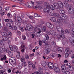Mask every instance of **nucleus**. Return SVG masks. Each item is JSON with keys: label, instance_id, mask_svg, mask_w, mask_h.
I'll return each instance as SVG.
<instances>
[{"label": "nucleus", "instance_id": "f257e3e1", "mask_svg": "<svg viewBox=\"0 0 74 74\" xmlns=\"http://www.w3.org/2000/svg\"><path fill=\"white\" fill-rule=\"evenodd\" d=\"M67 18V16L65 14H63L61 16L60 18H58V23H60V22H63V19H66Z\"/></svg>", "mask_w": 74, "mask_h": 74}, {"label": "nucleus", "instance_id": "f03ea898", "mask_svg": "<svg viewBox=\"0 0 74 74\" xmlns=\"http://www.w3.org/2000/svg\"><path fill=\"white\" fill-rule=\"evenodd\" d=\"M9 63L10 64H11L13 63L14 65H16V60H15V58L14 57H12L10 58L9 60Z\"/></svg>", "mask_w": 74, "mask_h": 74}, {"label": "nucleus", "instance_id": "7ed1b4c3", "mask_svg": "<svg viewBox=\"0 0 74 74\" xmlns=\"http://www.w3.org/2000/svg\"><path fill=\"white\" fill-rule=\"evenodd\" d=\"M69 10H68V12L71 15H73L74 14V10L72 7L70 6L69 8Z\"/></svg>", "mask_w": 74, "mask_h": 74}, {"label": "nucleus", "instance_id": "20e7f679", "mask_svg": "<svg viewBox=\"0 0 74 74\" xmlns=\"http://www.w3.org/2000/svg\"><path fill=\"white\" fill-rule=\"evenodd\" d=\"M9 48H10V50L12 51H14L15 52H17L18 51V48L17 47L15 46L14 47H12V45H10L9 46Z\"/></svg>", "mask_w": 74, "mask_h": 74}, {"label": "nucleus", "instance_id": "39448f33", "mask_svg": "<svg viewBox=\"0 0 74 74\" xmlns=\"http://www.w3.org/2000/svg\"><path fill=\"white\" fill-rule=\"evenodd\" d=\"M56 28L58 32H61L62 33L64 34V30L62 27L59 26H57L56 27Z\"/></svg>", "mask_w": 74, "mask_h": 74}, {"label": "nucleus", "instance_id": "423d86ee", "mask_svg": "<svg viewBox=\"0 0 74 74\" xmlns=\"http://www.w3.org/2000/svg\"><path fill=\"white\" fill-rule=\"evenodd\" d=\"M26 26L28 31H32L33 30V27H32L31 24L29 23Z\"/></svg>", "mask_w": 74, "mask_h": 74}, {"label": "nucleus", "instance_id": "0eeeda50", "mask_svg": "<svg viewBox=\"0 0 74 74\" xmlns=\"http://www.w3.org/2000/svg\"><path fill=\"white\" fill-rule=\"evenodd\" d=\"M65 1L63 2L64 4L65 5L66 7L68 8L69 7V5L68 3H70L71 2V0H65Z\"/></svg>", "mask_w": 74, "mask_h": 74}, {"label": "nucleus", "instance_id": "6e6552de", "mask_svg": "<svg viewBox=\"0 0 74 74\" xmlns=\"http://www.w3.org/2000/svg\"><path fill=\"white\" fill-rule=\"evenodd\" d=\"M47 66L49 69H52L53 68V64L51 62H49Z\"/></svg>", "mask_w": 74, "mask_h": 74}, {"label": "nucleus", "instance_id": "1a4fd4ad", "mask_svg": "<svg viewBox=\"0 0 74 74\" xmlns=\"http://www.w3.org/2000/svg\"><path fill=\"white\" fill-rule=\"evenodd\" d=\"M43 12H44L45 13L48 14V13H49L50 12V10H49V8H46L44 9Z\"/></svg>", "mask_w": 74, "mask_h": 74}, {"label": "nucleus", "instance_id": "9d476101", "mask_svg": "<svg viewBox=\"0 0 74 74\" xmlns=\"http://www.w3.org/2000/svg\"><path fill=\"white\" fill-rule=\"evenodd\" d=\"M47 63H48V62H47V61H43L41 62V65L43 67H45L47 65Z\"/></svg>", "mask_w": 74, "mask_h": 74}, {"label": "nucleus", "instance_id": "9b49d317", "mask_svg": "<svg viewBox=\"0 0 74 74\" xmlns=\"http://www.w3.org/2000/svg\"><path fill=\"white\" fill-rule=\"evenodd\" d=\"M5 47H1V46L0 47V52H5Z\"/></svg>", "mask_w": 74, "mask_h": 74}, {"label": "nucleus", "instance_id": "f8f14e48", "mask_svg": "<svg viewBox=\"0 0 74 74\" xmlns=\"http://www.w3.org/2000/svg\"><path fill=\"white\" fill-rule=\"evenodd\" d=\"M58 6L59 8L60 7L61 8H63V3L61 1L58 2Z\"/></svg>", "mask_w": 74, "mask_h": 74}, {"label": "nucleus", "instance_id": "ddd939ff", "mask_svg": "<svg viewBox=\"0 0 74 74\" xmlns=\"http://www.w3.org/2000/svg\"><path fill=\"white\" fill-rule=\"evenodd\" d=\"M53 70L55 71V72H56V73H59L60 72V69L59 67L55 68L53 69Z\"/></svg>", "mask_w": 74, "mask_h": 74}, {"label": "nucleus", "instance_id": "4468645a", "mask_svg": "<svg viewBox=\"0 0 74 74\" xmlns=\"http://www.w3.org/2000/svg\"><path fill=\"white\" fill-rule=\"evenodd\" d=\"M69 39L71 45L73 46H74V40L72 39L71 38H69Z\"/></svg>", "mask_w": 74, "mask_h": 74}, {"label": "nucleus", "instance_id": "2eb2a0df", "mask_svg": "<svg viewBox=\"0 0 74 74\" xmlns=\"http://www.w3.org/2000/svg\"><path fill=\"white\" fill-rule=\"evenodd\" d=\"M43 52L46 55V54H48L50 52V51L48 49H45L44 50Z\"/></svg>", "mask_w": 74, "mask_h": 74}, {"label": "nucleus", "instance_id": "dca6fc26", "mask_svg": "<svg viewBox=\"0 0 74 74\" xmlns=\"http://www.w3.org/2000/svg\"><path fill=\"white\" fill-rule=\"evenodd\" d=\"M19 29L20 30H21V32H24V30L26 31L27 30V29H26V27H19Z\"/></svg>", "mask_w": 74, "mask_h": 74}, {"label": "nucleus", "instance_id": "f3484780", "mask_svg": "<svg viewBox=\"0 0 74 74\" xmlns=\"http://www.w3.org/2000/svg\"><path fill=\"white\" fill-rule=\"evenodd\" d=\"M74 66H70L69 68H68V70H69V71H73V70H74Z\"/></svg>", "mask_w": 74, "mask_h": 74}, {"label": "nucleus", "instance_id": "a211bd4d", "mask_svg": "<svg viewBox=\"0 0 74 74\" xmlns=\"http://www.w3.org/2000/svg\"><path fill=\"white\" fill-rule=\"evenodd\" d=\"M54 16L56 17V18H57V19L58 18H60V15L57 13H55L54 14ZM57 22H58V19H57Z\"/></svg>", "mask_w": 74, "mask_h": 74}, {"label": "nucleus", "instance_id": "6ab92c4d", "mask_svg": "<svg viewBox=\"0 0 74 74\" xmlns=\"http://www.w3.org/2000/svg\"><path fill=\"white\" fill-rule=\"evenodd\" d=\"M28 65L29 67H32V65L33 64V63L32 61H28Z\"/></svg>", "mask_w": 74, "mask_h": 74}, {"label": "nucleus", "instance_id": "aec40b11", "mask_svg": "<svg viewBox=\"0 0 74 74\" xmlns=\"http://www.w3.org/2000/svg\"><path fill=\"white\" fill-rule=\"evenodd\" d=\"M50 20L52 22H56V18L55 17H51L50 18Z\"/></svg>", "mask_w": 74, "mask_h": 74}, {"label": "nucleus", "instance_id": "412c9836", "mask_svg": "<svg viewBox=\"0 0 74 74\" xmlns=\"http://www.w3.org/2000/svg\"><path fill=\"white\" fill-rule=\"evenodd\" d=\"M44 5L46 8H49V5L48 4V3L45 2L44 3Z\"/></svg>", "mask_w": 74, "mask_h": 74}, {"label": "nucleus", "instance_id": "4be33fe9", "mask_svg": "<svg viewBox=\"0 0 74 74\" xmlns=\"http://www.w3.org/2000/svg\"><path fill=\"white\" fill-rule=\"evenodd\" d=\"M7 27L8 28V29H12V26L10 24V23H9L8 24H7L6 25Z\"/></svg>", "mask_w": 74, "mask_h": 74}, {"label": "nucleus", "instance_id": "5701e85b", "mask_svg": "<svg viewBox=\"0 0 74 74\" xmlns=\"http://www.w3.org/2000/svg\"><path fill=\"white\" fill-rule=\"evenodd\" d=\"M68 61H67V60H65L64 61V64H65V65H66V66H70V63H67V64H66V63L68 62Z\"/></svg>", "mask_w": 74, "mask_h": 74}, {"label": "nucleus", "instance_id": "b1692460", "mask_svg": "<svg viewBox=\"0 0 74 74\" xmlns=\"http://www.w3.org/2000/svg\"><path fill=\"white\" fill-rule=\"evenodd\" d=\"M61 70H66V67L64 65H62L61 66Z\"/></svg>", "mask_w": 74, "mask_h": 74}, {"label": "nucleus", "instance_id": "393cba45", "mask_svg": "<svg viewBox=\"0 0 74 74\" xmlns=\"http://www.w3.org/2000/svg\"><path fill=\"white\" fill-rule=\"evenodd\" d=\"M17 19L18 21L19 22H22V20L21 17H17Z\"/></svg>", "mask_w": 74, "mask_h": 74}, {"label": "nucleus", "instance_id": "a878e982", "mask_svg": "<svg viewBox=\"0 0 74 74\" xmlns=\"http://www.w3.org/2000/svg\"><path fill=\"white\" fill-rule=\"evenodd\" d=\"M12 36V34L10 32H9L8 33H7V36L6 37H11Z\"/></svg>", "mask_w": 74, "mask_h": 74}, {"label": "nucleus", "instance_id": "bb28decb", "mask_svg": "<svg viewBox=\"0 0 74 74\" xmlns=\"http://www.w3.org/2000/svg\"><path fill=\"white\" fill-rule=\"evenodd\" d=\"M34 7H35L36 8H38V9H39V10H41V9H42L41 6L38 5H37L36 6H35Z\"/></svg>", "mask_w": 74, "mask_h": 74}, {"label": "nucleus", "instance_id": "cd10ccee", "mask_svg": "<svg viewBox=\"0 0 74 74\" xmlns=\"http://www.w3.org/2000/svg\"><path fill=\"white\" fill-rule=\"evenodd\" d=\"M26 6L27 7H32L33 8H34V6L32 5V3H29L27 4Z\"/></svg>", "mask_w": 74, "mask_h": 74}, {"label": "nucleus", "instance_id": "c85d7f7f", "mask_svg": "<svg viewBox=\"0 0 74 74\" xmlns=\"http://www.w3.org/2000/svg\"><path fill=\"white\" fill-rule=\"evenodd\" d=\"M49 9L50 8V9L53 10H54V6L51 5H49Z\"/></svg>", "mask_w": 74, "mask_h": 74}, {"label": "nucleus", "instance_id": "c756f323", "mask_svg": "<svg viewBox=\"0 0 74 74\" xmlns=\"http://www.w3.org/2000/svg\"><path fill=\"white\" fill-rule=\"evenodd\" d=\"M1 34L3 36H5V37H6L7 36V33L6 32H2L1 33Z\"/></svg>", "mask_w": 74, "mask_h": 74}, {"label": "nucleus", "instance_id": "7c9ffc66", "mask_svg": "<svg viewBox=\"0 0 74 74\" xmlns=\"http://www.w3.org/2000/svg\"><path fill=\"white\" fill-rule=\"evenodd\" d=\"M23 66V63H20L18 65V67L19 68V69H21Z\"/></svg>", "mask_w": 74, "mask_h": 74}, {"label": "nucleus", "instance_id": "2f4dec72", "mask_svg": "<svg viewBox=\"0 0 74 74\" xmlns=\"http://www.w3.org/2000/svg\"><path fill=\"white\" fill-rule=\"evenodd\" d=\"M32 74H41V73L40 71H37L33 73Z\"/></svg>", "mask_w": 74, "mask_h": 74}, {"label": "nucleus", "instance_id": "473e14b6", "mask_svg": "<svg viewBox=\"0 0 74 74\" xmlns=\"http://www.w3.org/2000/svg\"><path fill=\"white\" fill-rule=\"evenodd\" d=\"M9 53V56L10 57H11L12 56H13V53L12 52H11L10 51H9L8 52Z\"/></svg>", "mask_w": 74, "mask_h": 74}, {"label": "nucleus", "instance_id": "72a5a7b5", "mask_svg": "<svg viewBox=\"0 0 74 74\" xmlns=\"http://www.w3.org/2000/svg\"><path fill=\"white\" fill-rule=\"evenodd\" d=\"M60 14H64L65 13V11L63 10H61L60 11Z\"/></svg>", "mask_w": 74, "mask_h": 74}, {"label": "nucleus", "instance_id": "f704fd0d", "mask_svg": "<svg viewBox=\"0 0 74 74\" xmlns=\"http://www.w3.org/2000/svg\"><path fill=\"white\" fill-rule=\"evenodd\" d=\"M12 28L13 30H17V27L15 26H13Z\"/></svg>", "mask_w": 74, "mask_h": 74}, {"label": "nucleus", "instance_id": "c9c22d12", "mask_svg": "<svg viewBox=\"0 0 74 74\" xmlns=\"http://www.w3.org/2000/svg\"><path fill=\"white\" fill-rule=\"evenodd\" d=\"M58 65L57 64L55 63L54 64V66L53 67V69H56V68H58Z\"/></svg>", "mask_w": 74, "mask_h": 74}, {"label": "nucleus", "instance_id": "e433bc0d", "mask_svg": "<svg viewBox=\"0 0 74 74\" xmlns=\"http://www.w3.org/2000/svg\"><path fill=\"white\" fill-rule=\"evenodd\" d=\"M16 57L17 59H20L21 58V55H20V54H17L16 55Z\"/></svg>", "mask_w": 74, "mask_h": 74}, {"label": "nucleus", "instance_id": "4c0bfd02", "mask_svg": "<svg viewBox=\"0 0 74 74\" xmlns=\"http://www.w3.org/2000/svg\"><path fill=\"white\" fill-rule=\"evenodd\" d=\"M43 58L44 59H50V57H45L44 56H43Z\"/></svg>", "mask_w": 74, "mask_h": 74}, {"label": "nucleus", "instance_id": "58836bf2", "mask_svg": "<svg viewBox=\"0 0 74 74\" xmlns=\"http://www.w3.org/2000/svg\"><path fill=\"white\" fill-rule=\"evenodd\" d=\"M53 25L52 24H51V23H50V27L49 28L51 29H53Z\"/></svg>", "mask_w": 74, "mask_h": 74}, {"label": "nucleus", "instance_id": "ea45409f", "mask_svg": "<svg viewBox=\"0 0 74 74\" xmlns=\"http://www.w3.org/2000/svg\"><path fill=\"white\" fill-rule=\"evenodd\" d=\"M50 23H47L46 24V26H47L48 27H49V28L50 27Z\"/></svg>", "mask_w": 74, "mask_h": 74}, {"label": "nucleus", "instance_id": "a19ab883", "mask_svg": "<svg viewBox=\"0 0 74 74\" xmlns=\"http://www.w3.org/2000/svg\"><path fill=\"white\" fill-rule=\"evenodd\" d=\"M6 58H7L6 56H4L3 57V58H1V60H5V59H6Z\"/></svg>", "mask_w": 74, "mask_h": 74}, {"label": "nucleus", "instance_id": "79ce46f5", "mask_svg": "<svg viewBox=\"0 0 74 74\" xmlns=\"http://www.w3.org/2000/svg\"><path fill=\"white\" fill-rule=\"evenodd\" d=\"M51 34V35H53V34L54 32V31L53 30H51L49 32Z\"/></svg>", "mask_w": 74, "mask_h": 74}, {"label": "nucleus", "instance_id": "37998d69", "mask_svg": "<svg viewBox=\"0 0 74 74\" xmlns=\"http://www.w3.org/2000/svg\"><path fill=\"white\" fill-rule=\"evenodd\" d=\"M45 36L47 40H49V36H48V35H47V34H45Z\"/></svg>", "mask_w": 74, "mask_h": 74}, {"label": "nucleus", "instance_id": "c03bdc74", "mask_svg": "<svg viewBox=\"0 0 74 74\" xmlns=\"http://www.w3.org/2000/svg\"><path fill=\"white\" fill-rule=\"evenodd\" d=\"M4 41H6L8 40V38L6 37H4L3 39H2Z\"/></svg>", "mask_w": 74, "mask_h": 74}, {"label": "nucleus", "instance_id": "a18cd8bd", "mask_svg": "<svg viewBox=\"0 0 74 74\" xmlns=\"http://www.w3.org/2000/svg\"><path fill=\"white\" fill-rule=\"evenodd\" d=\"M21 60L22 62H25V58H21Z\"/></svg>", "mask_w": 74, "mask_h": 74}, {"label": "nucleus", "instance_id": "49530a36", "mask_svg": "<svg viewBox=\"0 0 74 74\" xmlns=\"http://www.w3.org/2000/svg\"><path fill=\"white\" fill-rule=\"evenodd\" d=\"M22 25V23L21 22H19L17 23V25L18 26V27H20L21 26V25Z\"/></svg>", "mask_w": 74, "mask_h": 74}, {"label": "nucleus", "instance_id": "de8ad7c7", "mask_svg": "<svg viewBox=\"0 0 74 74\" xmlns=\"http://www.w3.org/2000/svg\"><path fill=\"white\" fill-rule=\"evenodd\" d=\"M64 73H65V74H70V73L69 71H64Z\"/></svg>", "mask_w": 74, "mask_h": 74}, {"label": "nucleus", "instance_id": "09e8293b", "mask_svg": "<svg viewBox=\"0 0 74 74\" xmlns=\"http://www.w3.org/2000/svg\"><path fill=\"white\" fill-rule=\"evenodd\" d=\"M54 13L52 12H50L49 13V15L50 16H53V15H54Z\"/></svg>", "mask_w": 74, "mask_h": 74}, {"label": "nucleus", "instance_id": "8fccbe9b", "mask_svg": "<svg viewBox=\"0 0 74 74\" xmlns=\"http://www.w3.org/2000/svg\"><path fill=\"white\" fill-rule=\"evenodd\" d=\"M64 32H65V33H66L67 34H69L70 32V31L68 30H66L65 31H64Z\"/></svg>", "mask_w": 74, "mask_h": 74}, {"label": "nucleus", "instance_id": "3c124183", "mask_svg": "<svg viewBox=\"0 0 74 74\" xmlns=\"http://www.w3.org/2000/svg\"><path fill=\"white\" fill-rule=\"evenodd\" d=\"M53 5H54V7H56V5H59V2H58V3H53Z\"/></svg>", "mask_w": 74, "mask_h": 74}, {"label": "nucleus", "instance_id": "603ef678", "mask_svg": "<svg viewBox=\"0 0 74 74\" xmlns=\"http://www.w3.org/2000/svg\"><path fill=\"white\" fill-rule=\"evenodd\" d=\"M42 30L44 32H45V31L47 30V29H46V27H45V26L43 27Z\"/></svg>", "mask_w": 74, "mask_h": 74}, {"label": "nucleus", "instance_id": "864d4df0", "mask_svg": "<svg viewBox=\"0 0 74 74\" xmlns=\"http://www.w3.org/2000/svg\"><path fill=\"white\" fill-rule=\"evenodd\" d=\"M16 33L17 34H18V35L19 36H20V35L21 34V32L19 31H17Z\"/></svg>", "mask_w": 74, "mask_h": 74}, {"label": "nucleus", "instance_id": "5fc2aeb1", "mask_svg": "<svg viewBox=\"0 0 74 74\" xmlns=\"http://www.w3.org/2000/svg\"><path fill=\"white\" fill-rule=\"evenodd\" d=\"M25 58L27 59H29V56L27 54H26L25 56Z\"/></svg>", "mask_w": 74, "mask_h": 74}, {"label": "nucleus", "instance_id": "6e6d98bb", "mask_svg": "<svg viewBox=\"0 0 74 74\" xmlns=\"http://www.w3.org/2000/svg\"><path fill=\"white\" fill-rule=\"evenodd\" d=\"M66 53H68V52H69V48H67L65 50V53H66Z\"/></svg>", "mask_w": 74, "mask_h": 74}, {"label": "nucleus", "instance_id": "4d7b16f0", "mask_svg": "<svg viewBox=\"0 0 74 74\" xmlns=\"http://www.w3.org/2000/svg\"><path fill=\"white\" fill-rule=\"evenodd\" d=\"M9 21L10 22V23H11V24H13V23H14V22H13V21H12V19H10Z\"/></svg>", "mask_w": 74, "mask_h": 74}, {"label": "nucleus", "instance_id": "13d9d810", "mask_svg": "<svg viewBox=\"0 0 74 74\" xmlns=\"http://www.w3.org/2000/svg\"><path fill=\"white\" fill-rule=\"evenodd\" d=\"M43 42L44 43H45L46 46H47V45H48V42L46 40H44Z\"/></svg>", "mask_w": 74, "mask_h": 74}, {"label": "nucleus", "instance_id": "bf43d9fd", "mask_svg": "<svg viewBox=\"0 0 74 74\" xmlns=\"http://www.w3.org/2000/svg\"><path fill=\"white\" fill-rule=\"evenodd\" d=\"M36 3L37 4V5H39L41 4V2L40 1H37L36 2Z\"/></svg>", "mask_w": 74, "mask_h": 74}, {"label": "nucleus", "instance_id": "052dcab7", "mask_svg": "<svg viewBox=\"0 0 74 74\" xmlns=\"http://www.w3.org/2000/svg\"><path fill=\"white\" fill-rule=\"evenodd\" d=\"M1 74H7V73H4V71L2 70L1 71Z\"/></svg>", "mask_w": 74, "mask_h": 74}, {"label": "nucleus", "instance_id": "680f3d73", "mask_svg": "<svg viewBox=\"0 0 74 74\" xmlns=\"http://www.w3.org/2000/svg\"><path fill=\"white\" fill-rule=\"evenodd\" d=\"M54 8H55L56 9H59V5H57L56 6L54 7Z\"/></svg>", "mask_w": 74, "mask_h": 74}, {"label": "nucleus", "instance_id": "e2e57ef3", "mask_svg": "<svg viewBox=\"0 0 74 74\" xmlns=\"http://www.w3.org/2000/svg\"><path fill=\"white\" fill-rule=\"evenodd\" d=\"M3 42V41L2 40H0V47H1V46L2 45Z\"/></svg>", "mask_w": 74, "mask_h": 74}, {"label": "nucleus", "instance_id": "0e129e2a", "mask_svg": "<svg viewBox=\"0 0 74 74\" xmlns=\"http://www.w3.org/2000/svg\"><path fill=\"white\" fill-rule=\"evenodd\" d=\"M69 56V54L68 53H66L65 56V57L66 58H67Z\"/></svg>", "mask_w": 74, "mask_h": 74}, {"label": "nucleus", "instance_id": "69168bd1", "mask_svg": "<svg viewBox=\"0 0 74 74\" xmlns=\"http://www.w3.org/2000/svg\"><path fill=\"white\" fill-rule=\"evenodd\" d=\"M4 21L5 22H9V19H4Z\"/></svg>", "mask_w": 74, "mask_h": 74}, {"label": "nucleus", "instance_id": "338daca9", "mask_svg": "<svg viewBox=\"0 0 74 74\" xmlns=\"http://www.w3.org/2000/svg\"><path fill=\"white\" fill-rule=\"evenodd\" d=\"M60 37H57V39H58V40H59L60 39V38H61L62 37V35H60Z\"/></svg>", "mask_w": 74, "mask_h": 74}, {"label": "nucleus", "instance_id": "774afa93", "mask_svg": "<svg viewBox=\"0 0 74 74\" xmlns=\"http://www.w3.org/2000/svg\"><path fill=\"white\" fill-rule=\"evenodd\" d=\"M23 37V40H25L26 39V36H25L24 35V36H22Z\"/></svg>", "mask_w": 74, "mask_h": 74}]
</instances>
